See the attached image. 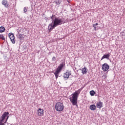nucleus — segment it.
Listing matches in <instances>:
<instances>
[{
    "label": "nucleus",
    "instance_id": "obj_19",
    "mask_svg": "<svg viewBox=\"0 0 125 125\" xmlns=\"http://www.w3.org/2000/svg\"><path fill=\"white\" fill-rule=\"evenodd\" d=\"M98 25V24L97 23L93 24V27L94 28L95 31H97V29H96V26H97Z\"/></svg>",
    "mask_w": 125,
    "mask_h": 125
},
{
    "label": "nucleus",
    "instance_id": "obj_15",
    "mask_svg": "<svg viewBox=\"0 0 125 125\" xmlns=\"http://www.w3.org/2000/svg\"><path fill=\"white\" fill-rule=\"evenodd\" d=\"M89 109L92 111H94V110H96V106L94 104H91L90 105Z\"/></svg>",
    "mask_w": 125,
    "mask_h": 125
},
{
    "label": "nucleus",
    "instance_id": "obj_12",
    "mask_svg": "<svg viewBox=\"0 0 125 125\" xmlns=\"http://www.w3.org/2000/svg\"><path fill=\"white\" fill-rule=\"evenodd\" d=\"M18 38L20 41H23L25 38V35L24 34H20L18 36Z\"/></svg>",
    "mask_w": 125,
    "mask_h": 125
},
{
    "label": "nucleus",
    "instance_id": "obj_23",
    "mask_svg": "<svg viewBox=\"0 0 125 125\" xmlns=\"http://www.w3.org/2000/svg\"><path fill=\"white\" fill-rule=\"evenodd\" d=\"M56 4L59 5V4H60V2H59L58 1L56 2Z\"/></svg>",
    "mask_w": 125,
    "mask_h": 125
},
{
    "label": "nucleus",
    "instance_id": "obj_4",
    "mask_svg": "<svg viewBox=\"0 0 125 125\" xmlns=\"http://www.w3.org/2000/svg\"><path fill=\"white\" fill-rule=\"evenodd\" d=\"M55 109L57 112L61 113V112H63V111H64L65 106H64V104H63V103L59 102L56 103L55 105Z\"/></svg>",
    "mask_w": 125,
    "mask_h": 125
},
{
    "label": "nucleus",
    "instance_id": "obj_6",
    "mask_svg": "<svg viewBox=\"0 0 125 125\" xmlns=\"http://www.w3.org/2000/svg\"><path fill=\"white\" fill-rule=\"evenodd\" d=\"M37 114L38 117H42L44 116V110L43 109L39 108L37 110Z\"/></svg>",
    "mask_w": 125,
    "mask_h": 125
},
{
    "label": "nucleus",
    "instance_id": "obj_7",
    "mask_svg": "<svg viewBox=\"0 0 125 125\" xmlns=\"http://www.w3.org/2000/svg\"><path fill=\"white\" fill-rule=\"evenodd\" d=\"M110 69V66L107 63H104L102 64V70L104 72H106Z\"/></svg>",
    "mask_w": 125,
    "mask_h": 125
},
{
    "label": "nucleus",
    "instance_id": "obj_18",
    "mask_svg": "<svg viewBox=\"0 0 125 125\" xmlns=\"http://www.w3.org/2000/svg\"><path fill=\"white\" fill-rule=\"evenodd\" d=\"M0 40H2V41H5V38L3 35H0Z\"/></svg>",
    "mask_w": 125,
    "mask_h": 125
},
{
    "label": "nucleus",
    "instance_id": "obj_5",
    "mask_svg": "<svg viewBox=\"0 0 125 125\" xmlns=\"http://www.w3.org/2000/svg\"><path fill=\"white\" fill-rule=\"evenodd\" d=\"M64 66V64L61 63L59 65V66L58 67V68L56 69L55 72H54V75L55 76V78L56 80L58 79V76L59 75V73L62 71V69H63V67Z\"/></svg>",
    "mask_w": 125,
    "mask_h": 125
},
{
    "label": "nucleus",
    "instance_id": "obj_1",
    "mask_svg": "<svg viewBox=\"0 0 125 125\" xmlns=\"http://www.w3.org/2000/svg\"><path fill=\"white\" fill-rule=\"evenodd\" d=\"M83 87H81L77 91H76L74 93L72 94L71 97L69 98V100L71 103H72L73 106H78V98L79 97V95L81 93V91L83 89Z\"/></svg>",
    "mask_w": 125,
    "mask_h": 125
},
{
    "label": "nucleus",
    "instance_id": "obj_14",
    "mask_svg": "<svg viewBox=\"0 0 125 125\" xmlns=\"http://www.w3.org/2000/svg\"><path fill=\"white\" fill-rule=\"evenodd\" d=\"M81 71L82 74L83 75H84L87 73V68L85 67H84V68L82 69Z\"/></svg>",
    "mask_w": 125,
    "mask_h": 125
},
{
    "label": "nucleus",
    "instance_id": "obj_21",
    "mask_svg": "<svg viewBox=\"0 0 125 125\" xmlns=\"http://www.w3.org/2000/svg\"><path fill=\"white\" fill-rule=\"evenodd\" d=\"M23 11L24 12V13H26V12H27V9H26V7H24V9H23Z\"/></svg>",
    "mask_w": 125,
    "mask_h": 125
},
{
    "label": "nucleus",
    "instance_id": "obj_11",
    "mask_svg": "<svg viewBox=\"0 0 125 125\" xmlns=\"http://www.w3.org/2000/svg\"><path fill=\"white\" fill-rule=\"evenodd\" d=\"M96 106L99 109H101L103 107V103L102 102H99L96 104Z\"/></svg>",
    "mask_w": 125,
    "mask_h": 125
},
{
    "label": "nucleus",
    "instance_id": "obj_10",
    "mask_svg": "<svg viewBox=\"0 0 125 125\" xmlns=\"http://www.w3.org/2000/svg\"><path fill=\"white\" fill-rule=\"evenodd\" d=\"M1 3L2 5H4V6L6 8H8V7H9V3H8V1H7V0H3L1 2Z\"/></svg>",
    "mask_w": 125,
    "mask_h": 125
},
{
    "label": "nucleus",
    "instance_id": "obj_17",
    "mask_svg": "<svg viewBox=\"0 0 125 125\" xmlns=\"http://www.w3.org/2000/svg\"><path fill=\"white\" fill-rule=\"evenodd\" d=\"M90 94L91 96H94L95 95V92L94 90H91L90 91Z\"/></svg>",
    "mask_w": 125,
    "mask_h": 125
},
{
    "label": "nucleus",
    "instance_id": "obj_2",
    "mask_svg": "<svg viewBox=\"0 0 125 125\" xmlns=\"http://www.w3.org/2000/svg\"><path fill=\"white\" fill-rule=\"evenodd\" d=\"M63 21L62 19H60L59 18H56L53 21V24L52 23H50L48 25V30L49 32L52 31L53 29H54L57 26H59V25H62L63 24Z\"/></svg>",
    "mask_w": 125,
    "mask_h": 125
},
{
    "label": "nucleus",
    "instance_id": "obj_9",
    "mask_svg": "<svg viewBox=\"0 0 125 125\" xmlns=\"http://www.w3.org/2000/svg\"><path fill=\"white\" fill-rule=\"evenodd\" d=\"M72 75L71 71L67 70L66 72L63 75V78L64 79H69V77Z\"/></svg>",
    "mask_w": 125,
    "mask_h": 125
},
{
    "label": "nucleus",
    "instance_id": "obj_8",
    "mask_svg": "<svg viewBox=\"0 0 125 125\" xmlns=\"http://www.w3.org/2000/svg\"><path fill=\"white\" fill-rule=\"evenodd\" d=\"M8 36L11 42L13 44L15 43V37L14 36V34L12 33H9Z\"/></svg>",
    "mask_w": 125,
    "mask_h": 125
},
{
    "label": "nucleus",
    "instance_id": "obj_22",
    "mask_svg": "<svg viewBox=\"0 0 125 125\" xmlns=\"http://www.w3.org/2000/svg\"><path fill=\"white\" fill-rule=\"evenodd\" d=\"M52 61H55L56 60V58L55 57H53L52 59Z\"/></svg>",
    "mask_w": 125,
    "mask_h": 125
},
{
    "label": "nucleus",
    "instance_id": "obj_3",
    "mask_svg": "<svg viewBox=\"0 0 125 125\" xmlns=\"http://www.w3.org/2000/svg\"><path fill=\"white\" fill-rule=\"evenodd\" d=\"M9 112H4L2 116L0 117V125H5L6 122L9 118Z\"/></svg>",
    "mask_w": 125,
    "mask_h": 125
},
{
    "label": "nucleus",
    "instance_id": "obj_16",
    "mask_svg": "<svg viewBox=\"0 0 125 125\" xmlns=\"http://www.w3.org/2000/svg\"><path fill=\"white\" fill-rule=\"evenodd\" d=\"M5 31V28L3 26L0 27V33H3Z\"/></svg>",
    "mask_w": 125,
    "mask_h": 125
},
{
    "label": "nucleus",
    "instance_id": "obj_13",
    "mask_svg": "<svg viewBox=\"0 0 125 125\" xmlns=\"http://www.w3.org/2000/svg\"><path fill=\"white\" fill-rule=\"evenodd\" d=\"M110 57V54H107L106 55H104L103 57H102V59H101V61H102V60H103V59H109V58Z\"/></svg>",
    "mask_w": 125,
    "mask_h": 125
},
{
    "label": "nucleus",
    "instance_id": "obj_20",
    "mask_svg": "<svg viewBox=\"0 0 125 125\" xmlns=\"http://www.w3.org/2000/svg\"><path fill=\"white\" fill-rule=\"evenodd\" d=\"M56 16L55 15H53L51 17V19H52V20H54V18H55Z\"/></svg>",
    "mask_w": 125,
    "mask_h": 125
}]
</instances>
